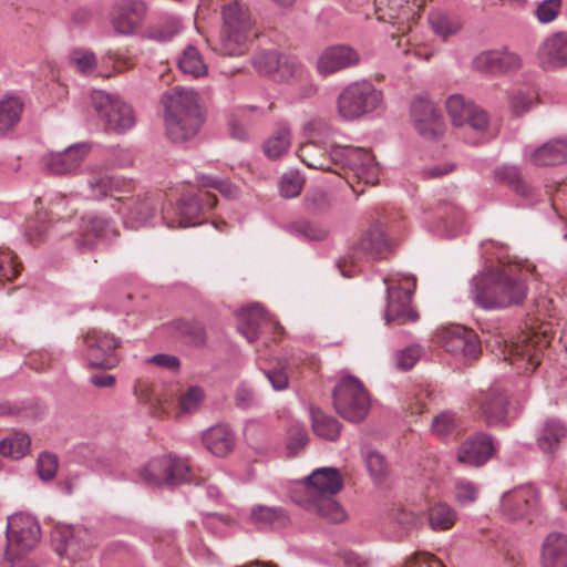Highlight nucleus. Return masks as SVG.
<instances>
[{"instance_id":"f257e3e1","label":"nucleus","mask_w":567,"mask_h":567,"mask_svg":"<svg viewBox=\"0 0 567 567\" xmlns=\"http://www.w3.org/2000/svg\"><path fill=\"white\" fill-rule=\"evenodd\" d=\"M527 295V285L519 276L505 270L487 269L470 281V298L485 310L520 305Z\"/></svg>"},{"instance_id":"f03ea898","label":"nucleus","mask_w":567,"mask_h":567,"mask_svg":"<svg viewBox=\"0 0 567 567\" xmlns=\"http://www.w3.org/2000/svg\"><path fill=\"white\" fill-rule=\"evenodd\" d=\"M162 103L166 134L173 143L185 142L198 133L204 120L195 91L173 87L163 95Z\"/></svg>"},{"instance_id":"7ed1b4c3","label":"nucleus","mask_w":567,"mask_h":567,"mask_svg":"<svg viewBox=\"0 0 567 567\" xmlns=\"http://www.w3.org/2000/svg\"><path fill=\"white\" fill-rule=\"evenodd\" d=\"M40 534V525L33 516L27 514L9 516L2 567L19 565L23 557L37 546Z\"/></svg>"},{"instance_id":"20e7f679","label":"nucleus","mask_w":567,"mask_h":567,"mask_svg":"<svg viewBox=\"0 0 567 567\" xmlns=\"http://www.w3.org/2000/svg\"><path fill=\"white\" fill-rule=\"evenodd\" d=\"M221 17L224 23L216 50L228 56L243 54L252 25L249 10L238 0H230L221 7Z\"/></svg>"},{"instance_id":"39448f33","label":"nucleus","mask_w":567,"mask_h":567,"mask_svg":"<svg viewBox=\"0 0 567 567\" xmlns=\"http://www.w3.org/2000/svg\"><path fill=\"white\" fill-rule=\"evenodd\" d=\"M382 100V92L371 82L355 81L341 91L337 99V109L343 120L352 121L375 111Z\"/></svg>"},{"instance_id":"423d86ee","label":"nucleus","mask_w":567,"mask_h":567,"mask_svg":"<svg viewBox=\"0 0 567 567\" xmlns=\"http://www.w3.org/2000/svg\"><path fill=\"white\" fill-rule=\"evenodd\" d=\"M333 405L344 420L359 423L367 416L370 398L361 381L353 377L343 378L333 389Z\"/></svg>"},{"instance_id":"0eeeda50","label":"nucleus","mask_w":567,"mask_h":567,"mask_svg":"<svg viewBox=\"0 0 567 567\" xmlns=\"http://www.w3.org/2000/svg\"><path fill=\"white\" fill-rule=\"evenodd\" d=\"M91 101L106 131L121 134L135 125V114L132 106L120 96L102 90H94L91 93Z\"/></svg>"},{"instance_id":"6e6552de","label":"nucleus","mask_w":567,"mask_h":567,"mask_svg":"<svg viewBox=\"0 0 567 567\" xmlns=\"http://www.w3.org/2000/svg\"><path fill=\"white\" fill-rule=\"evenodd\" d=\"M189 466L171 455L152 458L141 471V477L148 484L175 487L189 482Z\"/></svg>"},{"instance_id":"1a4fd4ad","label":"nucleus","mask_w":567,"mask_h":567,"mask_svg":"<svg viewBox=\"0 0 567 567\" xmlns=\"http://www.w3.org/2000/svg\"><path fill=\"white\" fill-rule=\"evenodd\" d=\"M539 507V493L537 488L525 485L505 492L499 501V515L511 522L532 520Z\"/></svg>"},{"instance_id":"9d476101","label":"nucleus","mask_w":567,"mask_h":567,"mask_svg":"<svg viewBox=\"0 0 567 567\" xmlns=\"http://www.w3.org/2000/svg\"><path fill=\"white\" fill-rule=\"evenodd\" d=\"M441 347L464 363H471L481 354L478 336L463 326L444 328L439 333Z\"/></svg>"},{"instance_id":"9b49d317","label":"nucleus","mask_w":567,"mask_h":567,"mask_svg":"<svg viewBox=\"0 0 567 567\" xmlns=\"http://www.w3.org/2000/svg\"><path fill=\"white\" fill-rule=\"evenodd\" d=\"M408 286L402 288L390 285L386 288L388 302L384 318L388 323L406 324L419 320V313L411 307L415 288V278H406Z\"/></svg>"},{"instance_id":"f8f14e48","label":"nucleus","mask_w":567,"mask_h":567,"mask_svg":"<svg viewBox=\"0 0 567 567\" xmlns=\"http://www.w3.org/2000/svg\"><path fill=\"white\" fill-rule=\"evenodd\" d=\"M446 111L455 126L472 130L477 134L485 133L488 127L487 113L461 94H453L446 100Z\"/></svg>"},{"instance_id":"ddd939ff","label":"nucleus","mask_w":567,"mask_h":567,"mask_svg":"<svg viewBox=\"0 0 567 567\" xmlns=\"http://www.w3.org/2000/svg\"><path fill=\"white\" fill-rule=\"evenodd\" d=\"M217 204L216 195L209 192H200L199 194H186L181 197L177 205V217L168 219L166 215L163 216L167 227H190L199 225L196 221L202 213L212 210Z\"/></svg>"},{"instance_id":"4468645a","label":"nucleus","mask_w":567,"mask_h":567,"mask_svg":"<svg viewBox=\"0 0 567 567\" xmlns=\"http://www.w3.org/2000/svg\"><path fill=\"white\" fill-rule=\"evenodd\" d=\"M390 250L391 244L386 237L384 226L377 223L351 247L348 258L351 264L361 260H375L385 258Z\"/></svg>"},{"instance_id":"2eb2a0df","label":"nucleus","mask_w":567,"mask_h":567,"mask_svg":"<svg viewBox=\"0 0 567 567\" xmlns=\"http://www.w3.org/2000/svg\"><path fill=\"white\" fill-rule=\"evenodd\" d=\"M84 342L91 367L110 370L117 365L115 349L120 346V340L113 334L91 330L86 333Z\"/></svg>"},{"instance_id":"dca6fc26","label":"nucleus","mask_w":567,"mask_h":567,"mask_svg":"<svg viewBox=\"0 0 567 567\" xmlns=\"http://www.w3.org/2000/svg\"><path fill=\"white\" fill-rule=\"evenodd\" d=\"M481 410V416L489 427H507L509 425L508 394L499 385H493L482 391L476 398Z\"/></svg>"},{"instance_id":"f3484780","label":"nucleus","mask_w":567,"mask_h":567,"mask_svg":"<svg viewBox=\"0 0 567 567\" xmlns=\"http://www.w3.org/2000/svg\"><path fill=\"white\" fill-rule=\"evenodd\" d=\"M497 452V442L485 432L468 436L457 449L456 457L462 464L481 467Z\"/></svg>"},{"instance_id":"a211bd4d","label":"nucleus","mask_w":567,"mask_h":567,"mask_svg":"<svg viewBox=\"0 0 567 567\" xmlns=\"http://www.w3.org/2000/svg\"><path fill=\"white\" fill-rule=\"evenodd\" d=\"M90 150L87 143H78L61 152H49L43 156V165L52 175H73L80 169Z\"/></svg>"},{"instance_id":"6ab92c4d","label":"nucleus","mask_w":567,"mask_h":567,"mask_svg":"<svg viewBox=\"0 0 567 567\" xmlns=\"http://www.w3.org/2000/svg\"><path fill=\"white\" fill-rule=\"evenodd\" d=\"M411 117L417 133L425 140L435 141L442 136L444 124L436 106L424 97H416L411 104Z\"/></svg>"},{"instance_id":"aec40b11","label":"nucleus","mask_w":567,"mask_h":567,"mask_svg":"<svg viewBox=\"0 0 567 567\" xmlns=\"http://www.w3.org/2000/svg\"><path fill=\"white\" fill-rule=\"evenodd\" d=\"M113 208L123 216L124 224L138 228L145 225L155 214L154 200L146 194L136 196H118Z\"/></svg>"},{"instance_id":"412c9836","label":"nucleus","mask_w":567,"mask_h":567,"mask_svg":"<svg viewBox=\"0 0 567 567\" xmlns=\"http://www.w3.org/2000/svg\"><path fill=\"white\" fill-rule=\"evenodd\" d=\"M360 63V54L347 44H334L326 48L317 60V72L329 76Z\"/></svg>"},{"instance_id":"4be33fe9","label":"nucleus","mask_w":567,"mask_h":567,"mask_svg":"<svg viewBox=\"0 0 567 567\" xmlns=\"http://www.w3.org/2000/svg\"><path fill=\"white\" fill-rule=\"evenodd\" d=\"M146 4L142 0H118L112 11V27L116 33L131 35L143 23Z\"/></svg>"},{"instance_id":"5701e85b","label":"nucleus","mask_w":567,"mask_h":567,"mask_svg":"<svg viewBox=\"0 0 567 567\" xmlns=\"http://www.w3.org/2000/svg\"><path fill=\"white\" fill-rule=\"evenodd\" d=\"M473 63L477 70L489 73L516 72L523 64L518 54L507 50L482 52L474 59Z\"/></svg>"},{"instance_id":"b1692460","label":"nucleus","mask_w":567,"mask_h":567,"mask_svg":"<svg viewBox=\"0 0 567 567\" xmlns=\"http://www.w3.org/2000/svg\"><path fill=\"white\" fill-rule=\"evenodd\" d=\"M123 182L111 175L102 166H90L86 171V185L89 196L93 199H102L107 196L113 197L122 192Z\"/></svg>"},{"instance_id":"393cba45","label":"nucleus","mask_w":567,"mask_h":567,"mask_svg":"<svg viewBox=\"0 0 567 567\" xmlns=\"http://www.w3.org/2000/svg\"><path fill=\"white\" fill-rule=\"evenodd\" d=\"M542 567H567V535L559 532L549 533L540 551Z\"/></svg>"},{"instance_id":"a878e982","label":"nucleus","mask_w":567,"mask_h":567,"mask_svg":"<svg viewBox=\"0 0 567 567\" xmlns=\"http://www.w3.org/2000/svg\"><path fill=\"white\" fill-rule=\"evenodd\" d=\"M270 324L271 321L264 309L256 305L241 311L237 329L247 341L251 343L256 341Z\"/></svg>"},{"instance_id":"bb28decb","label":"nucleus","mask_w":567,"mask_h":567,"mask_svg":"<svg viewBox=\"0 0 567 567\" xmlns=\"http://www.w3.org/2000/svg\"><path fill=\"white\" fill-rule=\"evenodd\" d=\"M202 440L206 449L219 457L226 456L235 445V434L225 424L209 427L204 432Z\"/></svg>"},{"instance_id":"cd10ccee","label":"nucleus","mask_w":567,"mask_h":567,"mask_svg":"<svg viewBox=\"0 0 567 567\" xmlns=\"http://www.w3.org/2000/svg\"><path fill=\"white\" fill-rule=\"evenodd\" d=\"M540 59L548 69L567 65V32H558L546 39L540 48Z\"/></svg>"},{"instance_id":"c85d7f7f","label":"nucleus","mask_w":567,"mask_h":567,"mask_svg":"<svg viewBox=\"0 0 567 567\" xmlns=\"http://www.w3.org/2000/svg\"><path fill=\"white\" fill-rule=\"evenodd\" d=\"M249 520L260 530L280 529L289 524V517L282 507L256 505L251 508Z\"/></svg>"},{"instance_id":"c756f323","label":"nucleus","mask_w":567,"mask_h":567,"mask_svg":"<svg viewBox=\"0 0 567 567\" xmlns=\"http://www.w3.org/2000/svg\"><path fill=\"white\" fill-rule=\"evenodd\" d=\"M306 482L320 495H336L343 487V480L336 467L317 468L307 476Z\"/></svg>"},{"instance_id":"7c9ffc66","label":"nucleus","mask_w":567,"mask_h":567,"mask_svg":"<svg viewBox=\"0 0 567 567\" xmlns=\"http://www.w3.org/2000/svg\"><path fill=\"white\" fill-rule=\"evenodd\" d=\"M529 161L535 166H553L567 162V140H554L534 150Z\"/></svg>"},{"instance_id":"2f4dec72","label":"nucleus","mask_w":567,"mask_h":567,"mask_svg":"<svg viewBox=\"0 0 567 567\" xmlns=\"http://www.w3.org/2000/svg\"><path fill=\"white\" fill-rule=\"evenodd\" d=\"M567 429L565 424L556 417L546 419L538 430L536 443L544 453H554L560 442L566 437Z\"/></svg>"},{"instance_id":"473e14b6","label":"nucleus","mask_w":567,"mask_h":567,"mask_svg":"<svg viewBox=\"0 0 567 567\" xmlns=\"http://www.w3.org/2000/svg\"><path fill=\"white\" fill-rule=\"evenodd\" d=\"M297 155L310 168L334 172L331 148L327 152V148L316 141L311 140L300 145Z\"/></svg>"},{"instance_id":"72a5a7b5","label":"nucleus","mask_w":567,"mask_h":567,"mask_svg":"<svg viewBox=\"0 0 567 567\" xmlns=\"http://www.w3.org/2000/svg\"><path fill=\"white\" fill-rule=\"evenodd\" d=\"M456 511L446 502H435L426 511L430 529L435 533L450 530L457 522Z\"/></svg>"},{"instance_id":"f704fd0d","label":"nucleus","mask_w":567,"mask_h":567,"mask_svg":"<svg viewBox=\"0 0 567 567\" xmlns=\"http://www.w3.org/2000/svg\"><path fill=\"white\" fill-rule=\"evenodd\" d=\"M494 176L497 183L508 187L515 194L528 198L533 195V187L516 166L503 165L496 167Z\"/></svg>"},{"instance_id":"c9c22d12","label":"nucleus","mask_w":567,"mask_h":567,"mask_svg":"<svg viewBox=\"0 0 567 567\" xmlns=\"http://www.w3.org/2000/svg\"><path fill=\"white\" fill-rule=\"evenodd\" d=\"M371 153L364 148L350 145H334L331 147L332 165L348 167L355 171L360 164L364 163Z\"/></svg>"},{"instance_id":"e433bc0d","label":"nucleus","mask_w":567,"mask_h":567,"mask_svg":"<svg viewBox=\"0 0 567 567\" xmlns=\"http://www.w3.org/2000/svg\"><path fill=\"white\" fill-rule=\"evenodd\" d=\"M311 425L313 432L323 440L334 442L340 436V422L321 410L311 409Z\"/></svg>"},{"instance_id":"4c0bfd02","label":"nucleus","mask_w":567,"mask_h":567,"mask_svg":"<svg viewBox=\"0 0 567 567\" xmlns=\"http://www.w3.org/2000/svg\"><path fill=\"white\" fill-rule=\"evenodd\" d=\"M290 144L291 130L287 124L280 123L274 134L265 141L264 152L269 158L276 159L287 153Z\"/></svg>"},{"instance_id":"58836bf2","label":"nucleus","mask_w":567,"mask_h":567,"mask_svg":"<svg viewBox=\"0 0 567 567\" xmlns=\"http://www.w3.org/2000/svg\"><path fill=\"white\" fill-rule=\"evenodd\" d=\"M429 22L433 32L443 39L458 33L462 29V22L457 16L442 11L431 12Z\"/></svg>"},{"instance_id":"ea45409f","label":"nucleus","mask_w":567,"mask_h":567,"mask_svg":"<svg viewBox=\"0 0 567 567\" xmlns=\"http://www.w3.org/2000/svg\"><path fill=\"white\" fill-rule=\"evenodd\" d=\"M285 229L298 239L321 241L328 237V230L307 219H298L285 226Z\"/></svg>"},{"instance_id":"a19ab883","label":"nucleus","mask_w":567,"mask_h":567,"mask_svg":"<svg viewBox=\"0 0 567 567\" xmlns=\"http://www.w3.org/2000/svg\"><path fill=\"white\" fill-rule=\"evenodd\" d=\"M172 327L193 346L200 347L206 343L205 327L197 320L178 319L172 322Z\"/></svg>"},{"instance_id":"79ce46f5","label":"nucleus","mask_w":567,"mask_h":567,"mask_svg":"<svg viewBox=\"0 0 567 567\" xmlns=\"http://www.w3.org/2000/svg\"><path fill=\"white\" fill-rule=\"evenodd\" d=\"M23 104L19 99L0 102V136L12 130L20 121Z\"/></svg>"},{"instance_id":"37998d69","label":"nucleus","mask_w":567,"mask_h":567,"mask_svg":"<svg viewBox=\"0 0 567 567\" xmlns=\"http://www.w3.org/2000/svg\"><path fill=\"white\" fill-rule=\"evenodd\" d=\"M333 199V194L330 190L317 187L306 194L305 208L309 214L321 215L331 208Z\"/></svg>"},{"instance_id":"c03bdc74","label":"nucleus","mask_w":567,"mask_h":567,"mask_svg":"<svg viewBox=\"0 0 567 567\" xmlns=\"http://www.w3.org/2000/svg\"><path fill=\"white\" fill-rule=\"evenodd\" d=\"M31 439L25 433H14L0 441V454L16 460L23 457L30 449Z\"/></svg>"},{"instance_id":"a18cd8bd","label":"nucleus","mask_w":567,"mask_h":567,"mask_svg":"<svg viewBox=\"0 0 567 567\" xmlns=\"http://www.w3.org/2000/svg\"><path fill=\"white\" fill-rule=\"evenodd\" d=\"M515 350L517 357L513 363H518V367L524 368L525 372H533L540 364L539 349L534 348L526 337L520 340V343L515 346Z\"/></svg>"},{"instance_id":"49530a36","label":"nucleus","mask_w":567,"mask_h":567,"mask_svg":"<svg viewBox=\"0 0 567 567\" xmlns=\"http://www.w3.org/2000/svg\"><path fill=\"white\" fill-rule=\"evenodd\" d=\"M178 66L183 73L190 74L194 78H199L207 73V66L203 62L199 51L192 45L184 50L178 59Z\"/></svg>"},{"instance_id":"de8ad7c7","label":"nucleus","mask_w":567,"mask_h":567,"mask_svg":"<svg viewBox=\"0 0 567 567\" xmlns=\"http://www.w3.org/2000/svg\"><path fill=\"white\" fill-rule=\"evenodd\" d=\"M361 455L373 481L380 483L384 478L388 468L384 456L370 446L362 447Z\"/></svg>"},{"instance_id":"09e8293b","label":"nucleus","mask_w":567,"mask_h":567,"mask_svg":"<svg viewBox=\"0 0 567 567\" xmlns=\"http://www.w3.org/2000/svg\"><path fill=\"white\" fill-rule=\"evenodd\" d=\"M182 27L178 20L168 19L161 24L150 27L145 31L144 38L158 43H164L175 38L179 33Z\"/></svg>"},{"instance_id":"8fccbe9b","label":"nucleus","mask_w":567,"mask_h":567,"mask_svg":"<svg viewBox=\"0 0 567 567\" xmlns=\"http://www.w3.org/2000/svg\"><path fill=\"white\" fill-rule=\"evenodd\" d=\"M307 75L305 66L296 58L282 56L280 66L278 68L274 79L282 82H290L293 80L302 81Z\"/></svg>"},{"instance_id":"3c124183","label":"nucleus","mask_w":567,"mask_h":567,"mask_svg":"<svg viewBox=\"0 0 567 567\" xmlns=\"http://www.w3.org/2000/svg\"><path fill=\"white\" fill-rule=\"evenodd\" d=\"M460 419L454 412L444 411L433 417L431 429L439 437H447L456 433Z\"/></svg>"},{"instance_id":"603ef678","label":"nucleus","mask_w":567,"mask_h":567,"mask_svg":"<svg viewBox=\"0 0 567 567\" xmlns=\"http://www.w3.org/2000/svg\"><path fill=\"white\" fill-rule=\"evenodd\" d=\"M82 228L97 238H110L114 234L113 223L105 217L89 215L82 218Z\"/></svg>"},{"instance_id":"864d4df0","label":"nucleus","mask_w":567,"mask_h":567,"mask_svg":"<svg viewBox=\"0 0 567 567\" xmlns=\"http://www.w3.org/2000/svg\"><path fill=\"white\" fill-rule=\"evenodd\" d=\"M332 495H321L316 504L317 513L331 523H340L346 518V513Z\"/></svg>"},{"instance_id":"5fc2aeb1","label":"nucleus","mask_w":567,"mask_h":567,"mask_svg":"<svg viewBox=\"0 0 567 567\" xmlns=\"http://www.w3.org/2000/svg\"><path fill=\"white\" fill-rule=\"evenodd\" d=\"M282 56L276 51H261L255 55L254 66L259 73L275 78Z\"/></svg>"},{"instance_id":"6e6d98bb","label":"nucleus","mask_w":567,"mask_h":567,"mask_svg":"<svg viewBox=\"0 0 567 567\" xmlns=\"http://www.w3.org/2000/svg\"><path fill=\"white\" fill-rule=\"evenodd\" d=\"M287 368L288 362L286 360H279L275 367L264 370L265 377L275 391H282L288 388L289 378Z\"/></svg>"},{"instance_id":"4d7b16f0","label":"nucleus","mask_w":567,"mask_h":567,"mask_svg":"<svg viewBox=\"0 0 567 567\" xmlns=\"http://www.w3.org/2000/svg\"><path fill=\"white\" fill-rule=\"evenodd\" d=\"M478 486L466 480H457L454 486L455 501L461 506L473 504L478 497Z\"/></svg>"},{"instance_id":"13d9d810","label":"nucleus","mask_w":567,"mask_h":567,"mask_svg":"<svg viewBox=\"0 0 567 567\" xmlns=\"http://www.w3.org/2000/svg\"><path fill=\"white\" fill-rule=\"evenodd\" d=\"M309 437L303 425L293 424L288 430L287 450L290 455H297L307 444Z\"/></svg>"},{"instance_id":"bf43d9fd","label":"nucleus","mask_w":567,"mask_h":567,"mask_svg":"<svg viewBox=\"0 0 567 567\" xmlns=\"http://www.w3.org/2000/svg\"><path fill=\"white\" fill-rule=\"evenodd\" d=\"M204 400V391L198 385H193L179 396V409L182 413H192L199 409Z\"/></svg>"},{"instance_id":"052dcab7","label":"nucleus","mask_w":567,"mask_h":567,"mask_svg":"<svg viewBox=\"0 0 567 567\" xmlns=\"http://www.w3.org/2000/svg\"><path fill=\"white\" fill-rule=\"evenodd\" d=\"M424 349L420 344H412L399 351L395 359L396 368L408 371L414 367L423 354Z\"/></svg>"},{"instance_id":"680f3d73","label":"nucleus","mask_w":567,"mask_h":567,"mask_svg":"<svg viewBox=\"0 0 567 567\" xmlns=\"http://www.w3.org/2000/svg\"><path fill=\"white\" fill-rule=\"evenodd\" d=\"M37 471L42 481H52L58 471L56 455L49 452L41 453L38 457Z\"/></svg>"},{"instance_id":"e2e57ef3","label":"nucleus","mask_w":567,"mask_h":567,"mask_svg":"<svg viewBox=\"0 0 567 567\" xmlns=\"http://www.w3.org/2000/svg\"><path fill=\"white\" fill-rule=\"evenodd\" d=\"M563 0H542L536 7L535 16L540 23H549L557 18Z\"/></svg>"},{"instance_id":"0e129e2a","label":"nucleus","mask_w":567,"mask_h":567,"mask_svg":"<svg viewBox=\"0 0 567 567\" xmlns=\"http://www.w3.org/2000/svg\"><path fill=\"white\" fill-rule=\"evenodd\" d=\"M303 179L299 174L286 173L280 179V194L285 198H295L301 193Z\"/></svg>"},{"instance_id":"69168bd1","label":"nucleus","mask_w":567,"mask_h":567,"mask_svg":"<svg viewBox=\"0 0 567 567\" xmlns=\"http://www.w3.org/2000/svg\"><path fill=\"white\" fill-rule=\"evenodd\" d=\"M379 171L378 163L371 154L353 173L358 179L362 181L364 184L375 185L379 182Z\"/></svg>"},{"instance_id":"338daca9","label":"nucleus","mask_w":567,"mask_h":567,"mask_svg":"<svg viewBox=\"0 0 567 567\" xmlns=\"http://www.w3.org/2000/svg\"><path fill=\"white\" fill-rule=\"evenodd\" d=\"M18 264L9 250H0V280L12 281L18 276Z\"/></svg>"},{"instance_id":"774afa93","label":"nucleus","mask_w":567,"mask_h":567,"mask_svg":"<svg viewBox=\"0 0 567 567\" xmlns=\"http://www.w3.org/2000/svg\"><path fill=\"white\" fill-rule=\"evenodd\" d=\"M70 63L75 65L80 72L87 73L94 69L96 59L92 52L73 50L70 54Z\"/></svg>"}]
</instances>
